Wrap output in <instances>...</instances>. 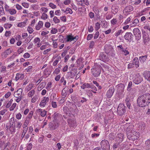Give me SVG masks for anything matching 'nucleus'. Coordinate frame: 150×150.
<instances>
[{
  "label": "nucleus",
  "instance_id": "7c9ffc66",
  "mask_svg": "<svg viewBox=\"0 0 150 150\" xmlns=\"http://www.w3.org/2000/svg\"><path fill=\"white\" fill-rule=\"evenodd\" d=\"M90 83H85L81 86V88L83 89L85 88H90Z\"/></svg>",
  "mask_w": 150,
  "mask_h": 150
},
{
  "label": "nucleus",
  "instance_id": "c756f323",
  "mask_svg": "<svg viewBox=\"0 0 150 150\" xmlns=\"http://www.w3.org/2000/svg\"><path fill=\"white\" fill-rule=\"evenodd\" d=\"M144 77L147 81H150V71H147L146 72Z\"/></svg>",
  "mask_w": 150,
  "mask_h": 150
},
{
  "label": "nucleus",
  "instance_id": "c9c22d12",
  "mask_svg": "<svg viewBox=\"0 0 150 150\" xmlns=\"http://www.w3.org/2000/svg\"><path fill=\"white\" fill-rule=\"evenodd\" d=\"M35 91L33 89L30 91L28 93V96L29 97H32L35 94Z\"/></svg>",
  "mask_w": 150,
  "mask_h": 150
},
{
  "label": "nucleus",
  "instance_id": "423d86ee",
  "mask_svg": "<svg viewBox=\"0 0 150 150\" xmlns=\"http://www.w3.org/2000/svg\"><path fill=\"white\" fill-rule=\"evenodd\" d=\"M101 147L103 150H110L109 142L106 140H102L100 142Z\"/></svg>",
  "mask_w": 150,
  "mask_h": 150
},
{
  "label": "nucleus",
  "instance_id": "e433bc0d",
  "mask_svg": "<svg viewBox=\"0 0 150 150\" xmlns=\"http://www.w3.org/2000/svg\"><path fill=\"white\" fill-rule=\"evenodd\" d=\"M139 21L138 19H135L132 22V24H130L132 26H134L135 25H139Z\"/></svg>",
  "mask_w": 150,
  "mask_h": 150
},
{
  "label": "nucleus",
  "instance_id": "6e6552de",
  "mask_svg": "<svg viewBox=\"0 0 150 150\" xmlns=\"http://www.w3.org/2000/svg\"><path fill=\"white\" fill-rule=\"evenodd\" d=\"M104 49L105 52L108 54L112 53L114 51V49L112 46L110 45H105L104 47Z\"/></svg>",
  "mask_w": 150,
  "mask_h": 150
},
{
  "label": "nucleus",
  "instance_id": "4be33fe9",
  "mask_svg": "<svg viewBox=\"0 0 150 150\" xmlns=\"http://www.w3.org/2000/svg\"><path fill=\"white\" fill-rule=\"evenodd\" d=\"M12 52V51L9 48L6 50L4 52H3L1 55L2 56H4L5 58H6L8 55L10 54Z\"/></svg>",
  "mask_w": 150,
  "mask_h": 150
},
{
  "label": "nucleus",
  "instance_id": "ddd939ff",
  "mask_svg": "<svg viewBox=\"0 0 150 150\" xmlns=\"http://www.w3.org/2000/svg\"><path fill=\"white\" fill-rule=\"evenodd\" d=\"M49 99L48 97H44L40 103V105L42 107H45L46 103L49 102Z\"/></svg>",
  "mask_w": 150,
  "mask_h": 150
},
{
  "label": "nucleus",
  "instance_id": "473e14b6",
  "mask_svg": "<svg viewBox=\"0 0 150 150\" xmlns=\"http://www.w3.org/2000/svg\"><path fill=\"white\" fill-rule=\"evenodd\" d=\"M46 83L45 82L41 83L38 86V89L39 91L40 89L41 90L42 88H43L45 86Z\"/></svg>",
  "mask_w": 150,
  "mask_h": 150
},
{
  "label": "nucleus",
  "instance_id": "6ab92c4d",
  "mask_svg": "<svg viewBox=\"0 0 150 150\" xmlns=\"http://www.w3.org/2000/svg\"><path fill=\"white\" fill-rule=\"evenodd\" d=\"M124 134L122 133H120L117 136V140L119 142H122L123 140Z\"/></svg>",
  "mask_w": 150,
  "mask_h": 150
},
{
  "label": "nucleus",
  "instance_id": "4c0bfd02",
  "mask_svg": "<svg viewBox=\"0 0 150 150\" xmlns=\"http://www.w3.org/2000/svg\"><path fill=\"white\" fill-rule=\"evenodd\" d=\"M64 12L66 14L69 13L71 14H72L73 13L72 10L70 8L68 7L66 8V10L64 11Z\"/></svg>",
  "mask_w": 150,
  "mask_h": 150
},
{
  "label": "nucleus",
  "instance_id": "680f3d73",
  "mask_svg": "<svg viewBox=\"0 0 150 150\" xmlns=\"http://www.w3.org/2000/svg\"><path fill=\"white\" fill-rule=\"evenodd\" d=\"M100 27V25L98 22L96 23L95 25V30L96 31L98 30Z\"/></svg>",
  "mask_w": 150,
  "mask_h": 150
},
{
  "label": "nucleus",
  "instance_id": "bb28decb",
  "mask_svg": "<svg viewBox=\"0 0 150 150\" xmlns=\"http://www.w3.org/2000/svg\"><path fill=\"white\" fill-rule=\"evenodd\" d=\"M141 2V0H130V2L131 5H137L139 4Z\"/></svg>",
  "mask_w": 150,
  "mask_h": 150
},
{
  "label": "nucleus",
  "instance_id": "58836bf2",
  "mask_svg": "<svg viewBox=\"0 0 150 150\" xmlns=\"http://www.w3.org/2000/svg\"><path fill=\"white\" fill-rule=\"evenodd\" d=\"M28 130V127H25V128H23V132H22V135H21V137L22 139L24 137V136L26 134V133Z\"/></svg>",
  "mask_w": 150,
  "mask_h": 150
},
{
  "label": "nucleus",
  "instance_id": "37998d69",
  "mask_svg": "<svg viewBox=\"0 0 150 150\" xmlns=\"http://www.w3.org/2000/svg\"><path fill=\"white\" fill-rule=\"evenodd\" d=\"M29 120L26 119L25 121V122L24 123L23 125V128H25V127H27V126L29 124Z\"/></svg>",
  "mask_w": 150,
  "mask_h": 150
},
{
  "label": "nucleus",
  "instance_id": "e2e57ef3",
  "mask_svg": "<svg viewBox=\"0 0 150 150\" xmlns=\"http://www.w3.org/2000/svg\"><path fill=\"white\" fill-rule=\"evenodd\" d=\"M53 20L56 23H59L60 22L59 20L58 19L56 16H54V17Z\"/></svg>",
  "mask_w": 150,
  "mask_h": 150
},
{
  "label": "nucleus",
  "instance_id": "13d9d810",
  "mask_svg": "<svg viewBox=\"0 0 150 150\" xmlns=\"http://www.w3.org/2000/svg\"><path fill=\"white\" fill-rule=\"evenodd\" d=\"M121 52L125 56H126L129 54V52L126 50V49H124Z\"/></svg>",
  "mask_w": 150,
  "mask_h": 150
},
{
  "label": "nucleus",
  "instance_id": "2eb2a0df",
  "mask_svg": "<svg viewBox=\"0 0 150 150\" xmlns=\"http://www.w3.org/2000/svg\"><path fill=\"white\" fill-rule=\"evenodd\" d=\"M77 71L76 69H74L71 71L68 72V74L71 78H73L77 74Z\"/></svg>",
  "mask_w": 150,
  "mask_h": 150
},
{
  "label": "nucleus",
  "instance_id": "de8ad7c7",
  "mask_svg": "<svg viewBox=\"0 0 150 150\" xmlns=\"http://www.w3.org/2000/svg\"><path fill=\"white\" fill-rule=\"evenodd\" d=\"M126 146L125 144L121 145L118 150H127Z\"/></svg>",
  "mask_w": 150,
  "mask_h": 150
},
{
  "label": "nucleus",
  "instance_id": "39448f33",
  "mask_svg": "<svg viewBox=\"0 0 150 150\" xmlns=\"http://www.w3.org/2000/svg\"><path fill=\"white\" fill-rule=\"evenodd\" d=\"M126 107L124 104H120L117 109V113L119 116H122L126 111Z\"/></svg>",
  "mask_w": 150,
  "mask_h": 150
},
{
  "label": "nucleus",
  "instance_id": "338daca9",
  "mask_svg": "<svg viewBox=\"0 0 150 150\" xmlns=\"http://www.w3.org/2000/svg\"><path fill=\"white\" fill-rule=\"evenodd\" d=\"M52 84V83L51 82H49L47 83L46 88L47 90L50 89L51 87Z\"/></svg>",
  "mask_w": 150,
  "mask_h": 150
},
{
  "label": "nucleus",
  "instance_id": "a211bd4d",
  "mask_svg": "<svg viewBox=\"0 0 150 150\" xmlns=\"http://www.w3.org/2000/svg\"><path fill=\"white\" fill-rule=\"evenodd\" d=\"M25 75L24 74H21L20 73H17L16 74L15 77V80L17 81L18 80L20 79L21 80H23L24 78Z\"/></svg>",
  "mask_w": 150,
  "mask_h": 150
},
{
  "label": "nucleus",
  "instance_id": "72a5a7b5",
  "mask_svg": "<svg viewBox=\"0 0 150 150\" xmlns=\"http://www.w3.org/2000/svg\"><path fill=\"white\" fill-rule=\"evenodd\" d=\"M67 90H66V89L65 88H64L62 91V98H64L67 96Z\"/></svg>",
  "mask_w": 150,
  "mask_h": 150
},
{
  "label": "nucleus",
  "instance_id": "0eeeda50",
  "mask_svg": "<svg viewBox=\"0 0 150 150\" xmlns=\"http://www.w3.org/2000/svg\"><path fill=\"white\" fill-rule=\"evenodd\" d=\"M134 10L133 7L131 5L126 6L123 10V13L126 15H128L130 13Z\"/></svg>",
  "mask_w": 150,
  "mask_h": 150
},
{
  "label": "nucleus",
  "instance_id": "20e7f679",
  "mask_svg": "<svg viewBox=\"0 0 150 150\" xmlns=\"http://www.w3.org/2000/svg\"><path fill=\"white\" fill-rule=\"evenodd\" d=\"M143 80L142 77L140 74L137 71H135L133 74V81L135 84L140 83Z\"/></svg>",
  "mask_w": 150,
  "mask_h": 150
},
{
  "label": "nucleus",
  "instance_id": "0e129e2a",
  "mask_svg": "<svg viewBox=\"0 0 150 150\" xmlns=\"http://www.w3.org/2000/svg\"><path fill=\"white\" fill-rule=\"evenodd\" d=\"M49 5L50 7L52 9H54L56 8V6L52 3H50Z\"/></svg>",
  "mask_w": 150,
  "mask_h": 150
},
{
  "label": "nucleus",
  "instance_id": "ea45409f",
  "mask_svg": "<svg viewBox=\"0 0 150 150\" xmlns=\"http://www.w3.org/2000/svg\"><path fill=\"white\" fill-rule=\"evenodd\" d=\"M145 146L147 149H150V139H148L146 141Z\"/></svg>",
  "mask_w": 150,
  "mask_h": 150
},
{
  "label": "nucleus",
  "instance_id": "79ce46f5",
  "mask_svg": "<svg viewBox=\"0 0 150 150\" xmlns=\"http://www.w3.org/2000/svg\"><path fill=\"white\" fill-rule=\"evenodd\" d=\"M4 14V12L3 6L0 4V16Z\"/></svg>",
  "mask_w": 150,
  "mask_h": 150
},
{
  "label": "nucleus",
  "instance_id": "1a4fd4ad",
  "mask_svg": "<svg viewBox=\"0 0 150 150\" xmlns=\"http://www.w3.org/2000/svg\"><path fill=\"white\" fill-rule=\"evenodd\" d=\"M133 33L137 39L139 40L141 38V31L138 28H134L133 30Z\"/></svg>",
  "mask_w": 150,
  "mask_h": 150
},
{
  "label": "nucleus",
  "instance_id": "f704fd0d",
  "mask_svg": "<svg viewBox=\"0 0 150 150\" xmlns=\"http://www.w3.org/2000/svg\"><path fill=\"white\" fill-rule=\"evenodd\" d=\"M15 120L14 117H12L11 118L9 121V126L10 127H11V126H13L14 123H15Z\"/></svg>",
  "mask_w": 150,
  "mask_h": 150
},
{
  "label": "nucleus",
  "instance_id": "412c9836",
  "mask_svg": "<svg viewBox=\"0 0 150 150\" xmlns=\"http://www.w3.org/2000/svg\"><path fill=\"white\" fill-rule=\"evenodd\" d=\"M143 37L144 39V42L145 44L149 40V37L148 34L145 32L143 33Z\"/></svg>",
  "mask_w": 150,
  "mask_h": 150
},
{
  "label": "nucleus",
  "instance_id": "bf43d9fd",
  "mask_svg": "<svg viewBox=\"0 0 150 150\" xmlns=\"http://www.w3.org/2000/svg\"><path fill=\"white\" fill-rule=\"evenodd\" d=\"M48 16L45 13H43L42 14L41 16V18L44 20H46Z\"/></svg>",
  "mask_w": 150,
  "mask_h": 150
},
{
  "label": "nucleus",
  "instance_id": "9b49d317",
  "mask_svg": "<svg viewBox=\"0 0 150 150\" xmlns=\"http://www.w3.org/2000/svg\"><path fill=\"white\" fill-rule=\"evenodd\" d=\"M114 91L115 89L113 87H111L110 88L106 94L107 97L108 98H110L112 96Z\"/></svg>",
  "mask_w": 150,
  "mask_h": 150
},
{
  "label": "nucleus",
  "instance_id": "603ef678",
  "mask_svg": "<svg viewBox=\"0 0 150 150\" xmlns=\"http://www.w3.org/2000/svg\"><path fill=\"white\" fill-rule=\"evenodd\" d=\"M90 88H91V89H92L93 91H97V89L96 87H95L94 85L92 83H90Z\"/></svg>",
  "mask_w": 150,
  "mask_h": 150
},
{
  "label": "nucleus",
  "instance_id": "8fccbe9b",
  "mask_svg": "<svg viewBox=\"0 0 150 150\" xmlns=\"http://www.w3.org/2000/svg\"><path fill=\"white\" fill-rule=\"evenodd\" d=\"M119 4L121 5L125 4L127 3L126 0H118Z\"/></svg>",
  "mask_w": 150,
  "mask_h": 150
},
{
  "label": "nucleus",
  "instance_id": "f3484780",
  "mask_svg": "<svg viewBox=\"0 0 150 150\" xmlns=\"http://www.w3.org/2000/svg\"><path fill=\"white\" fill-rule=\"evenodd\" d=\"M59 126V123L58 122H54L52 125L50 126V129L52 130H54L56 129Z\"/></svg>",
  "mask_w": 150,
  "mask_h": 150
},
{
  "label": "nucleus",
  "instance_id": "09e8293b",
  "mask_svg": "<svg viewBox=\"0 0 150 150\" xmlns=\"http://www.w3.org/2000/svg\"><path fill=\"white\" fill-rule=\"evenodd\" d=\"M13 101V100L12 99H11L10 100V101L8 102V103H7V104L6 105V108H9L11 105Z\"/></svg>",
  "mask_w": 150,
  "mask_h": 150
},
{
  "label": "nucleus",
  "instance_id": "5fc2aeb1",
  "mask_svg": "<svg viewBox=\"0 0 150 150\" xmlns=\"http://www.w3.org/2000/svg\"><path fill=\"white\" fill-rule=\"evenodd\" d=\"M115 138V137L114 136L113 133H110L109 135V139L112 141Z\"/></svg>",
  "mask_w": 150,
  "mask_h": 150
},
{
  "label": "nucleus",
  "instance_id": "052dcab7",
  "mask_svg": "<svg viewBox=\"0 0 150 150\" xmlns=\"http://www.w3.org/2000/svg\"><path fill=\"white\" fill-rule=\"evenodd\" d=\"M16 106V103H14L11 106L10 108V111H12L14 110Z\"/></svg>",
  "mask_w": 150,
  "mask_h": 150
},
{
  "label": "nucleus",
  "instance_id": "3c124183",
  "mask_svg": "<svg viewBox=\"0 0 150 150\" xmlns=\"http://www.w3.org/2000/svg\"><path fill=\"white\" fill-rule=\"evenodd\" d=\"M132 81H130L128 85L127 90L128 91H130L131 89V87L132 86Z\"/></svg>",
  "mask_w": 150,
  "mask_h": 150
},
{
  "label": "nucleus",
  "instance_id": "4468645a",
  "mask_svg": "<svg viewBox=\"0 0 150 150\" xmlns=\"http://www.w3.org/2000/svg\"><path fill=\"white\" fill-rule=\"evenodd\" d=\"M133 35L131 33H127L124 36L125 39L129 41H131L133 40Z\"/></svg>",
  "mask_w": 150,
  "mask_h": 150
},
{
  "label": "nucleus",
  "instance_id": "6e6d98bb",
  "mask_svg": "<svg viewBox=\"0 0 150 150\" xmlns=\"http://www.w3.org/2000/svg\"><path fill=\"white\" fill-rule=\"evenodd\" d=\"M33 112L32 111H31L30 112V113L28 114L27 117L26 118L28 120H29L33 116Z\"/></svg>",
  "mask_w": 150,
  "mask_h": 150
},
{
  "label": "nucleus",
  "instance_id": "cd10ccee",
  "mask_svg": "<svg viewBox=\"0 0 150 150\" xmlns=\"http://www.w3.org/2000/svg\"><path fill=\"white\" fill-rule=\"evenodd\" d=\"M5 8L6 11L8 12L11 15H13L16 13V11L14 9L9 8L8 9H6V7Z\"/></svg>",
  "mask_w": 150,
  "mask_h": 150
},
{
  "label": "nucleus",
  "instance_id": "69168bd1",
  "mask_svg": "<svg viewBox=\"0 0 150 150\" xmlns=\"http://www.w3.org/2000/svg\"><path fill=\"white\" fill-rule=\"evenodd\" d=\"M27 30L30 34H31L34 31L32 28L30 26H28V27Z\"/></svg>",
  "mask_w": 150,
  "mask_h": 150
},
{
  "label": "nucleus",
  "instance_id": "f257e3e1",
  "mask_svg": "<svg viewBox=\"0 0 150 150\" xmlns=\"http://www.w3.org/2000/svg\"><path fill=\"white\" fill-rule=\"evenodd\" d=\"M150 103V94H144L139 96L137 100V104L140 107H145Z\"/></svg>",
  "mask_w": 150,
  "mask_h": 150
},
{
  "label": "nucleus",
  "instance_id": "dca6fc26",
  "mask_svg": "<svg viewBox=\"0 0 150 150\" xmlns=\"http://www.w3.org/2000/svg\"><path fill=\"white\" fill-rule=\"evenodd\" d=\"M22 91V89L21 88H19L17 91L14 92V96L16 98L21 96Z\"/></svg>",
  "mask_w": 150,
  "mask_h": 150
},
{
  "label": "nucleus",
  "instance_id": "5701e85b",
  "mask_svg": "<svg viewBox=\"0 0 150 150\" xmlns=\"http://www.w3.org/2000/svg\"><path fill=\"white\" fill-rule=\"evenodd\" d=\"M22 123L21 122L18 121L17 120L15 119V123L14 125L15 127H16L20 129L21 127Z\"/></svg>",
  "mask_w": 150,
  "mask_h": 150
},
{
  "label": "nucleus",
  "instance_id": "7ed1b4c3",
  "mask_svg": "<svg viewBox=\"0 0 150 150\" xmlns=\"http://www.w3.org/2000/svg\"><path fill=\"white\" fill-rule=\"evenodd\" d=\"M92 73L94 77L99 76L101 72V67L100 65L97 62L94 63L91 69Z\"/></svg>",
  "mask_w": 150,
  "mask_h": 150
},
{
  "label": "nucleus",
  "instance_id": "c85d7f7f",
  "mask_svg": "<svg viewBox=\"0 0 150 150\" xmlns=\"http://www.w3.org/2000/svg\"><path fill=\"white\" fill-rule=\"evenodd\" d=\"M147 57V55L140 57H139V60L141 62L144 63L146 61Z\"/></svg>",
  "mask_w": 150,
  "mask_h": 150
},
{
  "label": "nucleus",
  "instance_id": "393cba45",
  "mask_svg": "<svg viewBox=\"0 0 150 150\" xmlns=\"http://www.w3.org/2000/svg\"><path fill=\"white\" fill-rule=\"evenodd\" d=\"M133 64L135 65L136 68H138L139 66V62L138 59L137 57H135L132 62Z\"/></svg>",
  "mask_w": 150,
  "mask_h": 150
},
{
  "label": "nucleus",
  "instance_id": "aec40b11",
  "mask_svg": "<svg viewBox=\"0 0 150 150\" xmlns=\"http://www.w3.org/2000/svg\"><path fill=\"white\" fill-rule=\"evenodd\" d=\"M119 7L116 5L112 6L111 8V11L112 13L115 14L117 13L118 11Z\"/></svg>",
  "mask_w": 150,
  "mask_h": 150
},
{
  "label": "nucleus",
  "instance_id": "864d4df0",
  "mask_svg": "<svg viewBox=\"0 0 150 150\" xmlns=\"http://www.w3.org/2000/svg\"><path fill=\"white\" fill-rule=\"evenodd\" d=\"M139 128L142 130H144L145 128V124L144 123H141L140 125H139Z\"/></svg>",
  "mask_w": 150,
  "mask_h": 150
},
{
  "label": "nucleus",
  "instance_id": "774afa93",
  "mask_svg": "<svg viewBox=\"0 0 150 150\" xmlns=\"http://www.w3.org/2000/svg\"><path fill=\"white\" fill-rule=\"evenodd\" d=\"M33 145L31 143L28 144L27 146V148L25 150H31V148H32Z\"/></svg>",
  "mask_w": 150,
  "mask_h": 150
},
{
  "label": "nucleus",
  "instance_id": "2f4dec72",
  "mask_svg": "<svg viewBox=\"0 0 150 150\" xmlns=\"http://www.w3.org/2000/svg\"><path fill=\"white\" fill-rule=\"evenodd\" d=\"M130 100L129 98H127L125 99V103L126 105H127V108L129 109H130L131 106V104L130 102Z\"/></svg>",
  "mask_w": 150,
  "mask_h": 150
},
{
  "label": "nucleus",
  "instance_id": "9d476101",
  "mask_svg": "<svg viewBox=\"0 0 150 150\" xmlns=\"http://www.w3.org/2000/svg\"><path fill=\"white\" fill-rule=\"evenodd\" d=\"M78 36H76L75 37H74L71 35H67V37L65 38V40L66 42H71L72 40H74L76 42L78 39Z\"/></svg>",
  "mask_w": 150,
  "mask_h": 150
},
{
  "label": "nucleus",
  "instance_id": "f8f14e48",
  "mask_svg": "<svg viewBox=\"0 0 150 150\" xmlns=\"http://www.w3.org/2000/svg\"><path fill=\"white\" fill-rule=\"evenodd\" d=\"M108 57L103 52L100 53L99 56V59L104 62L108 61Z\"/></svg>",
  "mask_w": 150,
  "mask_h": 150
},
{
  "label": "nucleus",
  "instance_id": "a18cd8bd",
  "mask_svg": "<svg viewBox=\"0 0 150 150\" xmlns=\"http://www.w3.org/2000/svg\"><path fill=\"white\" fill-rule=\"evenodd\" d=\"M76 1L77 2V4L78 5H81L83 6H85V5L83 4L82 0H76Z\"/></svg>",
  "mask_w": 150,
  "mask_h": 150
},
{
  "label": "nucleus",
  "instance_id": "4d7b16f0",
  "mask_svg": "<svg viewBox=\"0 0 150 150\" xmlns=\"http://www.w3.org/2000/svg\"><path fill=\"white\" fill-rule=\"evenodd\" d=\"M38 98L36 96H34L31 100V102L32 103H34L38 100Z\"/></svg>",
  "mask_w": 150,
  "mask_h": 150
},
{
  "label": "nucleus",
  "instance_id": "b1692460",
  "mask_svg": "<svg viewBox=\"0 0 150 150\" xmlns=\"http://www.w3.org/2000/svg\"><path fill=\"white\" fill-rule=\"evenodd\" d=\"M37 111L39 112L40 115L42 117H45L46 115V111L45 110H42L41 109H39L37 110Z\"/></svg>",
  "mask_w": 150,
  "mask_h": 150
},
{
  "label": "nucleus",
  "instance_id": "c03bdc74",
  "mask_svg": "<svg viewBox=\"0 0 150 150\" xmlns=\"http://www.w3.org/2000/svg\"><path fill=\"white\" fill-rule=\"evenodd\" d=\"M59 41L60 42H64V41L65 38H64V36L62 35H59Z\"/></svg>",
  "mask_w": 150,
  "mask_h": 150
},
{
  "label": "nucleus",
  "instance_id": "49530a36",
  "mask_svg": "<svg viewBox=\"0 0 150 150\" xmlns=\"http://www.w3.org/2000/svg\"><path fill=\"white\" fill-rule=\"evenodd\" d=\"M26 23L25 22L20 23L18 25V26L20 27H24Z\"/></svg>",
  "mask_w": 150,
  "mask_h": 150
},
{
  "label": "nucleus",
  "instance_id": "a19ab883",
  "mask_svg": "<svg viewBox=\"0 0 150 150\" xmlns=\"http://www.w3.org/2000/svg\"><path fill=\"white\" fill-rule=\"evenodd\" d=\"M93 90H88L86 91V93L87 95L89 97H92L93 96L92 93Z\"/></svg>",
  "mask_w": 150,
  "mask_h": 150
},
{
  "label": "nucleus",
  "instance_id": "a878e982",
  "mask_svg": "<svg viewBox=\"0 0 150 150\" xmlns=\"http://www.w3.org/2000/svg\"><path fill=\"white\" fill-rule=\"evenodd\" d=\"M43 22L41 21H40L38 24L35 26V29L37 30H39L43 26Z\"/></svg>",
  "mask_w": 150,
  "mask_h": 150
},
{
  "label": "nucleus",
  "instance_id": "f03ea898",
  "mask_svg": "<svg viewBox=\"0 0 150 150\" xmlns=\"http://www.w3.org/2000/svg\"><path fill=\"white\" fill-rule=\"evenodd\" d=\"M133 127V126L132 125L128 127L126 129V134L127 137L129 140H134L139 138V133L134 131L132 129Z\"/></svg>",
  "mask_w": 150,
  "mask_h": 150
}]
</instances>
